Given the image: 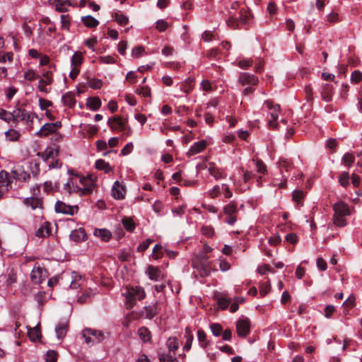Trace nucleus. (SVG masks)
Returning <instances> with one entry per match:
<instances>
[{
    "instance_id": "obj_1",
    "label": "nucleus",
    "mask_w": 362,
    "mask_h": 362,
    "mask_svg": "<svg viewBox=\"0 0 362 362\" xmlns=\"http://www.w3.org/2000/svg\"><path fill=\"white\" fill-rule=\"evenodd\" d=\"M95 187L94 180L90 176L74 175L63 186L64 193L77 194L80 196L90 194Z\"/></svg>"
},
{
    "instance_id": "obj_2",
    "label": "nucleus",
    "mask_w": 362,
    "mask_h": 362,
    "mask_svg": "<svg viewBox=\"0 0 362 362\" xmlns=\"http://www.w3.org/2000/svg\"><path fill=\"white\" fill-rule=\"evenodd\" d=\"M11 121L13 122L16 125L22 124L27 131L33 129V119L37 115L31 112L26 110L25 108L18 107L11 112Z\"/></svg>"
},
{
    "instance_id": "obj_3",
    "label": "nucleus",
    "mask_w": 362,
    "mask_h": 362,
    "mask_svg": "<svg viewBox=\"0 0 362 362\" xmlns=\"http://www.w3.org/2000/svg\"><path fill=\"white\" fill-rule=\"evenodd\" d=\"M333 223L338 227H344L347 224L346 217L351 214L349 206L339 201L333 205Z\"/></svg>"
},
{
    "instance_id": "obj_4",
    "label": "nucleus",
    "mask_w": 362,
    "mask_h": 362,
    "mask_svg": "<svg viewBox=\"0 0 362 362\" xmlns=\"http://www.w3.org/2000/svg\"><path fill=\"white\" fill-rule=\"evenodd\" d=\"M126 298V305L128 309L132 308L136 300H141L145 298L146 293L141 286H127L123 293Z\"/></svg>"
},
{
    "instance_id": "obj_5",
    "label": "nucleus",
    "mask_w": 362,
    "mask_h": 362,
    "mask_svg": "<svg viewBox=\"0 0 362 362\" xmlns=\"http://www.w3.org/2000/svg\"><path fill=\"white\" fill-rule=\"evenodd\" d=\"M277 166L281 175V178H274L273 185L279 188H284L286 186V180L288 178V175H285L284 172L288 173L293 168V163L289 159L280 158L277 163Z\"/></svg>"
},
{
    "instance_id": "obj_6",
    "label": "nucleus",
    "mask_w": 362,
    "mask_h": 362,
    "mask_svg": "<svg viewBox=\"0 0 362 362\" xmlns=\"http://www.w3.org/2000/svg\"><path fill=\"white\" fill-rule=\"evenodd\" d=\"M81 334L84 338L85 342L90 346L103 341L108 336L107 332L105 333L101 330L92 328L84 329Z\"/></svg>"
},
{
    "instance_id": "obj_7",
    "label": "nucleus",
    "mask_w": 362,
    "mask_h": 362,
    "mask_svg": "<svg viewBox=\"0 0 362 362\" xmlns=\"http://www.w3.org/2000/svg\"><path fill=\"white\" fill-rule=\"evenodd\" d=\"M247 21V14L243 8H241L238 11H230V16L226 22L228 26L233 28H238L246 25Z\"/></svg>"
},
{
    "instance_id": "obj_8",
    "label": "nucleus",
    "mask_w": 362,
    "mask_h": 362,
    "mask_svg": "<svg viewBox=\"0 0 362 362\" xmlns=\"http://www.w3.org/2000/svg\"><path fill=\"white\" fill-rule=\"evenodd\" d=\"M263 108L268 112V114L270 115V119H269L268 124L270 128H276V119L279 117V112L280 110V107L279 105H274V103L272 100H267L264 102L263 105Z\"/></svg>"
},
{
    "instance_id": "obj_9",
    "label": "nucleus",
    "mask_w": 362,
    "mask_h": 362,
    "mask_svg": "<svg viewBox=\"0 0 362 362\" xmlns=\"http://www.w3.org/2000/svg\"><path fill=\"white\" fill-rule=\"evenodd\" d=\"M223 212L227 216L225 222L230 226H233L237 221V203L234 201L230 202L223 207Z\"/></svg>"
},
{
    "instance_id": "obj_10",
    "label": "nucleus",
    "mask_w": 362,
    "mask_h": 362,
    "mask_svg": "<svg viewBox=\"0 0 362 362\" xmlns=\"http://www.w3.org/2000/svg\"><path fill=\"white\" fill-rule=\"evenodd\" d=\"M83 54L80 52H75L71 58V70L69 73V77L75 79L80 73V67L83 62Z\"/></svg>"
},
{
    "instance_id": "obj_11",
    "label": "nucleus",
    "mask_w": 362,
    "mask_h": 362,
    "mask_svg": "<svg viewBox=\"0 0 362 362\" xmlns=\"http://www.w3.org/2000/svg\"><path fill=\"white\" fill-rule=\"evenodd\" d=\"M209 196L212 198L218 197L221 194L226 199H230L233 197V192L227 184H222L221 185H215L212 189L208 191Z\"/></svg>"
},
{
    "instance_id": "obj_12",
    "label": "nucleus",
    "mask_w": 362,
    "mask_h": 362,
    "mask_svg": "<svg viewBox=\"0 0 362 362\" xmlns=\"http://www.w3.org/2000/svg\"><path fill=\"white\" fill-rule=\"evenodd\" d=\"M55 211L58 214L74 216L78 212V205H69L62 201H57L54 206Z\"/></svg>"
},
{
    "instance_id": "obj_13",
    "label": "nucleus",
    "mask_w": 362,
    "mask_h": 362,
    "mask_svg": "<svg viewBox=\"0 0 362 362\" xmlns=\"http://www.w3.org/2000/svg\"><path fill=\"white\" fill-rule=\"evenodd\" d=\"M38 81L37 88L40 92L48 93L49 90L47 88V86L51 85L53 81V71L51 70L45 71L42 72V77H40Z\"/></svg>"
},
{
    "instance_id": "obj_14",
    "label": "nucleus",
    "mask_w": 362,
    "mask_h": 362,
    "mask_svg": "<svg viewBox=\"0 0 362 362\" xmlns=\"http://www.w3.org/2000/svg\"><path fill=\"white\" fill-rule=\"evenodd\" d=\"M47 278V272L39 264H35L31 271L30 279L33 284H40Z\"/></svg>"
},
{
    "instance_id": "obj_15",
    "label": "nucleus",
    "mask_w": 362,
    "mask_h": 362,
    "mask_svg": "<svg viewBox=\"0 0 362 362\" xmlns=\"http://www.w3.org/2000/svg\"><path fill=\"white\" fill-rule=\"evenodd\" d=\"M250 331V322L248 318H242L237 321L236 332L239 337H245Z\"/></svg>"
},
{
    "instance_id": "obj_16",
    "label": "nucleus",
    "mask_w": 362,
    "mask_h": 362,
    "mask_svg": "<svg viewBox=\"0 0 362 362\" xmlns=\"http://www.w3.org/2000/svg\"><path fill=\"white\" fill-rule=\"evenodd\" d=\"M107 124L112 131H124L126 129L127 121L120 116H115L109 118Z\"/></svg>"
},
{
    "instance_id": "obj_17",
    "label": "nucleus",
    "mask_w": 362,
    "mask_h": 362,
    "mask_svg": "<svg viewBox=\"0 0 362 362\" xmlns=\"http://www.w3.org/2000/svg\"><path fill=\"white\" fill-rule=\"evenodd\" d=\"M49 2L54 7L56 11L60 13L68 11L69 7L74 6L69 0H49Z\"/></svg>"
},
{
    "instance_id": "obj_18",
    "label": "nucleus",
    "mask_w": 362,
    "mask_h": 362,
    "mask_svg": "<svg viewBox=\"0 0 362 362\" xmlns=\"http://www.w3.org/2000/svg\"><path fill=\"white\" fill-rule=\"evenodd\" d=\"M238 81L242 86H254L258 83V78L253 74L242 73L239 76Z\"/></svg>"
},
{
    "instance_id": "obj_19",
    "label": "nucleus",
    "mask_w": 362,
    "mask_h": 362,
    "mask_svg": "<svg viewBox=\"0 0 362 362\" xmlns=\"http://www.w3.org/2000/svg\"><path fill=\"white\" fill-rule=\"evenodd\" d=\"M126 190L122 185H121L118 181L115 182L112 190L111 194L112 196L115 199H123L125 197Z\"/></svg>"
},
{
    "instance_id": "obj_20",
    "label": "nucleus",
    "mask_w": 362,
    "mask_h": 362,
    "mask_svg": "<svg viewBox=\"0 0 362 362\" xmlns=\"http://www.w3.org/2000/svg\"><path fill=\"white\" fill-rule=\"evenodd\" d=\"M208 143L206 140H201L195 142L188 150L187 154L188 156H194L202 152L207 146Z\"/></svg>"
},
{
    "instance_id": "obj_21",
    "label": "nucleus",
    "mask_w": 362,
    "mask_h": 362,
    "mask_svg": "<svg viewBox=\"0 0 362 362\" xmlns=\"http://www.w3.org/2000/svg\"><path fill=\"white\" fill-rule=\"evenodd\" d=\"M334 93V87L329 84H323L321 88V96L325 102H330Z\"/></svg>"
},
{
    "instance_id": "obj_22",
    "label": "nucleus",
    "mask_w": 362,
    "mask_h": 362,
    "mask_svg": "<svg viewBox=\"0 0 362 362\" xmlns=\"http://www.w3.org/2000/svg\"><path fill=\"white\" fill-rule=\"evenodd\" d=\"M13 175L11 176L5 170L0 171V187L8 189L13 182Z\"/></svg>"
},
{
    "instance_id": "obj_23",
    "label": "nucleus",
    "mask_w": 362,
    "mask_h": 362,
    "mask_svg": "<svg viewBox=\"0 0 362 362\" xmlns=\"http://www.w3.org/2000/svg\"><path fill=\"white\" fill-rule=\"evenodd\" d=\"M93 235L104 242H108L112 238L111 232L106 228H95Z\"/></svg>"
},
{
    "instance_id": "obj_24",
    "label": "nucleus",
    "mask_w": 362,
    "mask_h": 362,
    "mask_svg": "<svg viewBox=\"0 0 362 362\" xmlns=\"http://www.w3.org/2000/svg\"><path fill=\"white\" fill-rule=\"evenodd\" d=\"M70 238L75 242L83 241L86 239V233L85 229L79 228L74 230L70 233Z\"/></svg>"
},
{
    "instance_id": "obj_25",
    "label": "nucleus",
    "mask_w": 362,
    "mask_h": 362,
    "mask_svg": "<svg viewBox=\"0 0 362 362\" xmlns=\"http://www.w3.org/2000/svg\"><path fill=\"white\" fill-rule=\"evenodd\" d=\"M53 132H55L54 125L51 124V123H45L41 127L40 130L35 133V135L39 137H45Z\"/></svg>"
},
{
    "instance_id": "obj_26",
    "label": "nucleus",
    "mask_w": 362,
    "mask_h": 362,
    "mask_svg": "<svg viewBox=\"0 0 362 362\" xmlns=\"http://www.w3.org/2000/svg\"><path fill=\"white\" fill-rule=\"evenodd\" d=\"M23 203L26 206L30 207L33 210L37 208H40L42 204L41 199L33 197L24 199Z\"/></svg>"
},
{
    "instance_id": "obj_27",
    "label": "nucleus",
    "mask_w": 362,
    "mask_h": 362,
    "mask_svg": "<svg viewBox=\"0 0 362 362\" xmlns=\"http://www.w3.org/2000/svg\"><path fill=\"white\" fill-rule=\"evenodd\" d=\"M204 262H202L200 267L197 266L198 270L199 272V274L201 276H208L211 271V266L208 262V257L204 256L203 257Z\"/></svg>"
},
{
    "instance_id": "obj_28",
    "label": "nucleus",
    "mask_w": 362,
    "mask_h": 362,
    "mask_svg": "<svg viewBox=\"0 0 362 362\" xmlns=\"http://www.w3.org/2000/svg\"><path fill=\"white\" fill-rule=\"evenodd\" d=\"M95 167L98 170H102L105 173H109L113 171V168L110 166L108 162L103 159H98L95 163Z\"/></svg>"
},
{
    "instance_id": "obj_29",
    "label": "nucleus",
    "mask_w": 362,
    "mask_h": 362,
    "mask_svg": "<svg viewBox=\"0 0 362 362\" xmlns=\"http://www.w3.org/2000/svg\"><path fill=\"white\" fill-rule=\"evenodd\" d=\"M158 314L156 304L150 305L144 308L143 315L149 320L153 318Z\"/></svg>"
},
{
    "instance_id": "obj_30",
    "label": "nucleus",
    "mask_w": 362,
    "mask_h": 362,
    "mask_svg": "<svg viewBox=\"0 0 362 362\" xmlns=\"http://www.w3.org/2000/svg\"><path fill=\"white\" fill-rule=\"evenodd\" d=\"M68 330V323L63 322L59 323L55 327V332L59 339H62L65 337Z\"/></svg>"
},
{
    "instance_id": "obj_31",
    "label": "nucleus",
    "mask_w": 362,
    "mask_h": 362,
    "mask_svg": "<svg viewBox=\"0 0 362 362\" xmlns=\"http://www.w3.org/2000/svg\"><path fill=\"white\" fill-rule=\"evenodd\" d=\"M147 273L149 278L153 281H158L163 276L161 270L153 266L148 267Z\"/></svg>"
},
{
    "instance_id": "obj_32",
    "label": "nucleus",
    "mask_w": 362,
    "mask_h": 362,
    "mask_svg": "<svg viewBox=\"0 0 362 362\" xmlns=\"http://www.w3.org/2000/svg\"><path fill=\"white\" fill-rule=\"evenodd\" d=\"M81 21L86 27L93 28L99 25V21L91 16H85L81 17Z\"/></svg>"
},
{
    "instance_id": "obj_33",
    "label": "nucleus",
    "mask_w": 362,
    "mask_h": 362,
    "mask_svg": "<svg viewBox=\"0 0 362 362\" xmlns=\"http://www.w3.org/2000/svg\"><path fill=\"white\" fill-rule=\"evenodd\" d=\"M52 232V228L49 223H44L40 228L36 231V235L37 237H46L48 236Z\"/></svg>"
},
{
    "instance_id": "obj_34",
    "label": "nucleus",
    "mask_w": 362,
    "mask_h": 362,
    "mask_svg": "<svg viewBox=\"0 0 362 362\" xmlns=\"http://www.w3.org/2000/svg\"><path fill=\"white\" fill-rule=\"evenodd\" d=\"M138 334L144 343L150 342L151 340V333L146 327L139 328Z\"/></svg>"
},
{
    "instance_id": "obj_35",
    "label": "nucleus",
    "mask_w": 362,
    "mask_h": 362,
    "mask_svg": "<svg viewBox=\"0 0 362 362\" xmlns=\"http://www.w3.org/2000/svg\"><path fill=\"white\" fill-rule=\"evenodd\" d=\"M71 279L70 287L73 289H76L81 286L80 281L82 279V276L78 272H72L71 273Z\"/></svg>"
},
{
    "instance_id": "obj_36",
    "label": "nucleus",
    "mask_w": 362,
    "mask_h": 362,
    "mask_svg": "<svg viewBox=\"0 0 362 362\" xmlns=\"http://www.w3.org/2000/svg\"><path fill=\"white\" fill-rule=\"evenodd\" d=\"M102 103L99 98L93 97L90 98L87 100L86 105L91 110L96 111L101 107Z\"/></svg>"
},
{
    "instance_id": "obj_37",
    "label": "nucleus",
    "mask_w": 362,
    "mask_h": 362,
    "mask_svg": "<svg viewBox=\"0 0 362 362\" xmlns=\"http://www.w3.org/2000/svg\"><path fill=\"white\" fill-rule=\"evenodd\" d=\"M12 174L13 175V177L15 179H18L21 181L26 182L28 181L30 175L27 172L23 170H12Z\"/></svg>"
},
{
    "instance_id": "obj_38",
    "label": "nucleus",
    "mask_w": 362,
    "mask_h": 362,
    "mask_svg": "<svg viewBox=\"0 0 362 362\" xmlns=\"http://www.w3.org/2000/svg\"><path fill=\"white\" fill-rule=\"evenodd\" d=\"M185 337L186 339V342L184 345L183 349L184 351H188L191 349L193 341V335L192 334L189 327H186L185 329Z\"/></svg>"
},
{
    "instance_id": "obj_39",
    "label": "nucleus",
    "mask_w": 362,
    "mask_h": 362,
    "mask_svg": "<svg viewBox=\"0 0 362 362\" xmlns=\"http://www.w3.org/2000/svg\"><path fill=\"white\" fill-rule=\"evenodd\" d=\"M28 334L30 340L33 341L39 340L42 337L40 330L37 327L30 328Z\"/></svg>"
},
{
    "instance_id": "obj_40",
    "label": "nucleus",
    "mask_w": 362,
    "mask_h": 362,
    "mask_svg": "<svg viewBox=\"0 0 362 362\" xmlns=\"http://www.w3.org/2000/svg\"><path fill=\"white\" fill-rule=\"evenodd\" d=\"M193 79L188 78L180 85V90L185 93H189L193 88Z\"/></svg>"
},
{
    "instance_id": "obj_41",
    "label": "nucleus",
    "mask_w": 362,
    "mask_h": 362,
    "mask_svg": "<svg viewBox=\"0 0 362 362\" xmlns=\"http://www.w3.org/2000/svg\"><path fill=\"white\" fill-rule=\"evenodd\" d=\"M166 345L170 351H175L179 347V342L175 337H170L168 339Z\"/></svg>"
},
{
    "instance_id": "obj_42",
    "label": "nucleus",
    "mask_w": 362,
    "mask_h": 362,
    "mask_svg": "<svg viewBox=\"0 0 362 362\" xmlns=\"http://www.w3.org/2000/svg\"><path fill=\"white\" fill-rule=\"evenodd\" d=\"M20 133L18 131L14 129H10L8 131L5 132V136L7 139V140L10 141H17L20 137Z\"/></svg>"
},
{
    "instance_id": "obj_43",
    "label": "nucleus",
    "mask_w": 362,
    "mask_h": 362,
    "mask_svg": "<svg viewBox=\"0 0 362 362\" xmlns=\"http://www.w3.org/2000/svg\"><path fill=\"white\" fill-rule=\"evenodd\" d=\"M208 170L209 174L216 180L226 177V175H223V173L221 172L217 168H216L214 164H210Z\"/></svg>"
},
{
    "instance_id": "obj_44",
    "label": "nucleus",
    "mask_w": 362,
    "mask_h": 362,
    "mask_svg": "<svg viewBox=\"0 0 362 362\" xmlns=\"http://www.w3.org/2000/svg\"><path fill=\"white\" fill-rule=\"evenodd\" d=\"M71 27V17L69 15L61 16V28L62 30L69 31Z\"/></svg>"
},
{
    "instance_id": "obj_45",
    "label": "nucleus",
    "mask_w": 362,
    "mask_h": 362,
    "mask_svg": "<svg viewBox=\"0 0 362 362\" xmlns=\"http://www.w3.org/2000/svg\"><path fill=\"white\" fill-rule=\"evenodd\" d=\"M354 161L355 157L351 153H346L341 158V163L348 168H349Z\"/></svg>"
},
{
    "instance_id": "obj_46",
    "label": "nucleus",
    "mask_w": 362,
    "mask_h": 362,
    "mask_svg": "<svg viewBox=\"0 0 362 362\" xmlns=\"http://www.w3.org/2000/svg\"><path fill=\"white\" fill-rule=\"evenodd\" d=\"M62 100L64 105L70 107H72L75 105L76 100L74 94H72L71 93H67L64 95H63Z\"/></svg>"
},
{
    "instance_id": "obj_47",
    "label": "nucleus",
    "mask_w": 362,
    "mask_h": 362,
    "mask_svg": "<svg viewBox=\"0 0 362 362\" xmlns=\"http://www.w3.org/2000/svg\"><path fill=\"white\" fill-rule=\"evenodd\" d=\"M197 337L202 347L205 348L208 345V341L206 339V334L203 329H199L197 331Z\"/></svg>"
},
{
    "instance_id": "obj_48",
    "label": "nucleus",
    "mask_w": 362,
    "mask_h": 362,
    "mask_svg": "<svg viewBox=\"0 0 362 362\" xmlns=\"http://www.w3.org/2000/svg\"><path fill=\"white\" fill-rule=\"evenodd\" d=\"M122 222L124 228L128 231L132 232L135 228V223L131 218L125 217Z\"/></svg>"
},
{
    "instance_id": "obj_49",
    "label": "nucleus",
    "mask_w": 362,
    "mask_h": 362,
    "mask_svg": "<svg viewBox=\"0 0 362 362\" xmlns=\"http://www.w3.org/2000/svg\"><path fill=\"white\" fill-rule=\"evenodd\" d=\"M218 305L222 310H225L228 307H230V305L233 303L231 300L225 297H221L218 298L217 300Z\"/></svg>"
},
{
    "instance_id": "obj_50",
    "label": "nucleus",
    "mask_w": 362,
    "mask_h": 362,
    "mask_svg": "<svg viewBox=\"0 0 362 362\" xmlns=\"http://www.w3.org/2000/svg\"><path fill=\"white\" fill-rule=\"evenodd\" d=\"M13 59V53L12 52H4L0 51V63L11 62Z\"/></svg>"
},
{
    "instance_id": "obj_51",
    "label": "nucleus",
    "mask_w": 362,
    "mask_h": 362,
    "mask_svg": "<svg viewBox=\"0 0 362 362\" xmlns=\"http://www.w3.org/2000/svg\"><path fill=\"white\" fill-rule=\"evenodd\" d=\"M339 182L340 185L344 187H346L349 185V174L348 172H342L341 175L339 177Z\"/></svg>"
},
{
    "instance_id": "obj_52",
    "label": "nucleus",
    "mask_w": 362,
    "mask_h": 362,
    "mask_svg": "<svg viewBox=\"0 0 362 362\" xmlns=\"http://www.w3.org/2000/svg\"><path fill=\"white\" fill-rule=\"evenodd\" d=\"M210 329L212 332V334L215 337H219L221 335L223 332V328L222 326L218 323H212L210 325Z\"/></svg>"
},
{
    "instance_id": "obj_53",
    "label": "nucleus",
    "mask_w": 362,
    "mask_h": 362,
    "mask_svg": "<svg viewBox=\"0 0 362 362\" xmlns=\"http://www.w3.org/2000/svg\"><path fill=\"white\" fill-rule=\"evenodd\" d=\"M59 183L58 182L52 183L51 181H46L43 185L44 191L49 193L53 191L54 189L58 188Z\"/></svg>"
},
{
    "instance_id": "obj_54",
    "label": "nucleus",
    "mask_w": 362,
    "mask_h": 362,
    "mask_svg": "<svg viewBox=\"0 0 362 362\" xmlns=\"http://www.w3.org/2000/svg\"><path fill=\"white\" fill-rule=\"evenodd\" d=\"M88 86L93 89H100L103 86V82L100 79L93 78L88 80Z\"/></svg>"
},
{
    "instance_id": "obj_55",
    "label": "nucleus",
    "mask_w": 362,
    "mask_h": 362,
    "mask_svg": "<svg viewBox=\"0 0 362 362\" xmlns=\"http://www.w3.org/2000/svg\"><path fill=\"white\" fill-rule=\"evenodd\" d=\"M6 282L7 286H10V285L13 284L16 281V274L13 272V269L8 270L7 273L6 274Z\"/></svg>"
},
{
    "instance_id": "obj_56",
    "label": "nucleus",
    "mask_w": 362,
    "mask_h": 362,
    "mask_svg": "<svg viewBox=\"0 0 362 362\" xmlns=\"http://www.w3.org/2000/svg\"><path fill=\"white\" fill-rule=\"evenodd\" d=\"M245 298L243 297H237L234 299V302L230 305V310L232 313L236 312L239 308V303H243Z\"/></svg>"
},
{
    "instance_id": "obj_57",
    "label": "nucleus",
    "mask_w": 362,
    "mask_h": 362,
    "mask_svg": "<svg viewBox=\"0 0 362 362\" xmlns=\"http://www.w3.org/2000/svg\"><path fill=\"white\" fill-rule=\"evenodd\" d=\"M114 17L115 20L121 25H126L128 23V18L122 13H116Z\"/></svg>"
},
{
    "instance_id": "obj_58",
    "label": "nucleus",
    "mask_w": 362,
    "mask_h": 362,
    "mask_svg": "<svg viewBox=\"0 0 362 362\" xmlns=\"http://www.w3.org/2000/svg\"><path fill=\"white\" fill-rule=\"evenodd\" d=\"M201 232L202 235L207 238H211L214 234V228L210 226H202Z\"/></svg>"
},
{
    "instance_id": "obj_59",
    "label": "nucleus",
    "mask_w": 362,
    "mask_h": 362,
    "mask_svg": "<svg viewBox=\"0 0 362 362\" xmlns=\"http://www.w3.org/2000/svg\"><path fill=\"white\" fill-rule=\"evenodd\" d=\"M37 78H39V76L33 69H29L24 73V78L29 81H33Z\"/></svg>"
},
{
    "instance_id": "obj_60",
    "label": "nucleus",
    "mask_w": 362,
    "mask_h": 362,
    "mask_svg": "<svg viewBox=\"0 0 362 362\" xmlns=\"http://www.w3.org/2000/svg\"><path fill=\"white\" fill-rule=\"evenodd\" d=\"M159 360L160 362H177V359L175 357H173L168 354H161L159 356Z\"/></svg>"
},
{
    "instance_id": "obj_61",
    "label": "nucleus",
    "mask_w": 362,
    "mask_h": 362,
    "mask_svg": "<svg viewBox=\"0 0 362 362\" xmlns=\"http://www.w3.org/2000/svg\"><path fill=\"white\" fill-rule=\"evenodd\" d=\"M156 29L160 32L165 31L167 28L168 27V23L163 19L158 20L156 23Z\"/></svg>"
},
{
    "instance_id": "obj_62",
    "label": "nucleus",
    "mask_w": 362,
    "mask_h": 362,
    "mask_svg": "<svg viewBox=\"0 0 362 362\" xmlns=\"http://www.w3.org/2000/svg\"><path fill=\"white\" fill-rule=\"evenodd\" d=\"M285 239L286 242L295 245L298 242V238L296 233H291L286 235Z\"/></svg>"
},
{
    "instance_id": "obj_63",
    "label": "nucleus",
    "mask_w": 362,
    "mask_h": 362,
    "mask_svg": "<svg viewBox=\"0 0 362 362\" xmlns=\"http://www.w3.org/2000/svg\"><path fill=\"white\" fill-rule=\"evenodd\" d=\"M362 80V73L360 71H354L351 76V81L358 83Z\"/></svg>"
},
{
    "instance_id": "obj_64",
    "label": "nucleus",
    "mask_w": 362,
    "mask_h": 362,
    "mask_svg": "<svg viewBox=\"0 0 362 362\" xmlns=\"http://www.w3.org/2000/svg\"><path fill=\"white\" fill-rule=\"evenodd\" d=\"M57 359V354L55 351H48L46 355L47 362H56Z\"/></svg>"
}]
</instances>
